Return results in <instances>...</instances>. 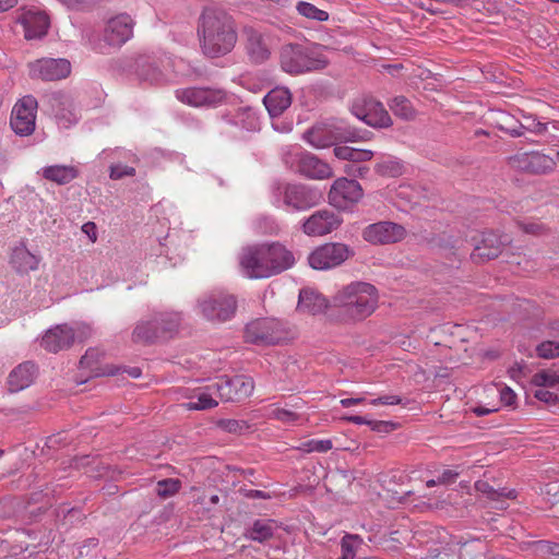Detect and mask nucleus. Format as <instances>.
I'll use <instances>...</instances> for the list:
<instances>
[{"instance_id": "19", "label": "nucleus", "mask_w": 559, "mask_h": 559, "mask_svg": "<svg viewBox=\"0 0 559 559\" xmlns=\"http://www.w3.org/2000/svg\"><path fill=\"white\" fill-rule=\"evenodd\" d=\"M296 173L312 180L333 177L332 167L310 152H302L296 158Z\"/></svg>"}, {"instance_id": "54", "label": "nucleus", "mask_w": 559, "mask_h": 559, "mask_svg": "<svg viewBox=\"0 0 559 559\" xmlns=\"http://www.w3.org/2000/svg\"><path fill=\"white\" fill-rule=\"evenodd\" d=\"M135 175V168L127 165H114L110 167V178L114 180L122 179L123 177H132Z\"/></svg>"}, {"instance_id": "1", "label": "nucleus", "mask_w": 559, "mask_h": 559, "mask_svg": "<svg viewBox=\"0 0 559 559\" xmlns=\"http://www.w3.org/2000/svg\"><path fill=\"white\" fill-rule=\"evenodd\" d=\"M198 34L202 51L210 58L229 53L238 38L234 19L225 11L214 9L202 12Z\"/></svg>"}, {"instance_id": "14", "label": "nucleus", "mask_w": 559, "mask_h": 559, "mask_svg": "<svg viewBox=\"0 0 559 559\" xmlns=\"http://www.w3.org/2000/svg\"><path fill=\"white\" fill-rule=\"evenodd\" d=\"M29 76L46 82L66 79L71 73V63L64 58H41L28 64Z\"/></svg>"}, {"instance_id": "36", "label": "nucleus", "mask_w": 559, "mask_h": 559, "mask_svg": "<svg viewBox=\"0 0 559 559\" xmlns=\"http://www.w3.org/2000/svg\"><path fill=\"white\" fill-rule=\"evenodd\" d=\"M495 126L512 138L522 136L521 121L506 111H498L495 118Z\"/></svg>"}, {"instance_id": "23", "label": "nucleus", "mask_w": 559, "mask_h": 559, "mask_svg": "<svg viewBox=\"0 0 559 559\" xmlns=\"http://www.w3.org/2000/svg\"><path fill=\"white\" fill-rule=\"evenodd\" d=\"M19 21L23 25L26 39H40L46 36L50 26L49 17L44 12L26 11Z\"/></svg>"}, {"instance_id": "62", "label": "nucleus", "mask_w": 559, "mask_h": 559, "mask_svg": "<svg viewBox=\"0 0 559 559\" xmlns=\"http://www.w3.org/2000/svg\"><path fill=\"white\" fill-rule=\"evenodd\" d=\"M501 402L507 406H512L515 403L516 395L515 393L508 386H506L501 391L500 395Z\"/></svg>"}, {"instance_id": "33", "label": "nucleus", "mask_w": 559, "mask_h": 559, "mask_svg": "<svg viewBox=\"0 0 559 559\" xmlns=\"http://www.w3.org/2000/svg\"><path fill=\"white\" fill-rule=\"evenodd\" d=\"M79 176L73 166L53 165L43 168V177L58 185H67Z\"/></svg>"}, {"instance_id": "34", "label": "nucleus", "mask_w": 559, "mask_h": 559, "mask_svg": "<svg viewBox=\"0 0 559 559\" xmlns=\"http://www.w3.org/2000/svg\"><path fill=\"white\" fill-rule=\"evenodd\" d=\"M333 152L335 157L347 160L349 164H359L373 157V152L370 150H360L347 145H336Z\"/></svg>"}, {"instance_id": "41", "label": "nucleus", "mask_w": 559, "mask_h": 559, "mask_svg": "<svg viewBox=\"0 0 559 559\" xmlns=\"http://www.w3.org/2000/svg\"><path fill=\"white\" fill-rule=\"evenodd\" d=\"M104 356V353L98 348H88L85 354L80 359V366L82 368H90L94 376L98 377L100 374H105L106 372H99L98 368L95 365L99 361L100 357Z\"/></svg>"}, {"instance_id": "40", "label": "nucleus", "mask_w": 559, "mask_h": 559, "mask_svg": "<svg viewBox=\"0 0 559 559\" xmlns=\"http://www.w3.org/2000/svg\"><path fill=\"white\" fill-rule=\"evenodd\" d=\"M475 487L478 491L486 493L487 497L491 500H498L499 498H508V499L516 498V491L514 489H511V490H507L506 488L495 489L487 481L479 480L475 484Z\"/></svg>"}, {"instance_id": "57", "label": "nucleus", "mask_w": 559, "mask_h": 559, "mask_svg": "<svg viewBox=\"0 0 559 559\" xmlns=\"http://www.w3.org/2000/svg\"><path fill=\"white\" fill-rule=\"evenodd\" d=\"M344 173L352 177L365 178L366 175L369 173V167L360 166L357 164H346L344 166Z\"/></svg>"}, {"instance_id": "47", "label": "nucleus", "mask_w": 559, "mask_h": 559, "mask_svg": "<svg viewBox=\"0 0 559 559\" xmlns=\"http://www.w3.org/2000/svg\"><path fill=\"white\" fill-rule=\"evenodd\" d=\"M217 405H218L217 401L214 400L210 394H206V393H201L198 396L197 402H188V403L183 404V406L188 411H204V409L213 408Z\"/></svg>"}, {"instance_id": "32", "label": "nucleus", "mask_w": 559, "mask_h": 559, "mask_svg": "<svg viewBox=\"0 0 559 559\" xmlns=\"http://www.w3.org/2000/svg\"><path fill=\"white\" fill-rule=\"evenodd\" d=\"M163 340L159 335L158 325L154 320L139 321L132 332V342L142 345H152Z\"/></svg>"}, {"instance_id": "18", "label": "nucleus", "mask_w": 559, "mask_h": 559, "mask_svg": "<svg viewBox=\"0 0 559 559\" xmlns=\"http://www.w3.org/2000/svg\"><path fill=\"white\" fill-rule=\"evenodd\" d=\"M177 97L190 106L201 107H215L223 103L226 98V93L219 88L211 87H187L177 91Z\"/></svg>"}, {"instance_id": "50", "label": "nucleus", "mask_w": 559, "mask_h": 559, "mask_svg": "<svg viewBox=\"0 0 559 559\" xmlns=\"http://www.w3.org/2000/svg\"><path fill=\"white\" fill-rule=\"evenodd\" d=\"M522 128V136L525 134V131H530L536 134H543L547 131V124L540 121H537L533 117H524V121H521Z\"/></svg>"}, {"instance_id": "29", "label": "nucleus", "mask_w": 559, "mask_h": 559, "mask_svg": "<svg viewBox=\"0 0 559 559\" xmlns=\"http://www.w3.org/2000/svg\"><path fill=\"white\" fill-rule=\"evenodd\" d=\"M304 139L317 148L329 147L335 144L330 122L314 124L304 133Z\"/></svg>"}, {"instance_id": "13", "label": "nucleus", "mask_w": 559, "mask_h": 559, "mask_svg": "<svg viewBox=\"0 0 559 559\" xmlns=\"http://www.w3.org/2000/svg\"><path fill=\"white\" fill-rule=\"evenodd\" d=\"M214 388L222 400L242 402L252 394L254 381L251 377L245 374L223 376L214 384Z\"/></svg>"}, {"instance_id": "22", "label": "nucleus", "mask_w": 559, "mask_h": 559, "mask_svg": "<svg viewBox=\"0 0 559 559\" xmlns=\"http://www.w3.org/2000/svg\"><path fill=\"white\" fill-rule=\"evenodd\" d=\"M242 36L245 37L247 55L252 63L261 64L270 58V48L258 29L252 26H245Z\"/></svg>"}, {"instance_id": "28", "label": "nucleus", "mask_w": 559, "mask_h": 559, "mask_svg": "<svg viewBox=\"0 0 559 559\" xmlns=\"http://www.w3.org/2000/svg\"><path fill=\"white\" fill-rule=\"evenodd\" d=\"M10 264L12 269L19 274H27L31 271H35L39 264V258L33 254L21 242L16 246L11 254Z\"/></svg>"}, {"instance_id": "52", "label": "nucleus", "mask_w": 559, "mask_h": 559, "mask_svg": "<svg viewBox=\"0 0 559 559\" xmlns=\"http://www.w3.org/2000/svg\"><path fill=\"white\" fill-rule=\"evenodd\" d=\"M370 429L378 433H389L399 427L397 423L391 420H371L368 423Z\"/></svg>"}, {"instance_id": "17", "label": "nucleus", "mask_w": 559, "mask_h": 559, "mask_svg": "<svg viewBox=\"0 0 559 559\" xmlns=\"http://www.w3.org/2000/svg\"><path fill=\"white\" fill-rule=\"evenodd\" d=\"M343 218L330 210H319L304 221L301 229L308 236H323L336 230Z\"/></svg>"}, {"instance_id": "21", "label": "nucleus", "mask_w": 559, "mask_h": 559, "mask_svg": "<svg viewBox=\"0 0 559 559\" xmlns=\"http://www.w3.org/2000/svg\"><path fill=\"white\" fill-rule=\"evenodd\" d=\"M134 22L128 14L111 17L104 31V41L111 47H121L133 35Z\"/></svg>"}, {"instance_id": "49", "label": "nucleus", "mask_w": 559, "mask_h": 559, "mask_svg": "<svg viewBox=\"0 0 559 559\" xmlns=\"http://www.w3.org/2000/svg\"><path fill=\"white\" fill-rule=\"evenodd\" d=\"M332 447H333L332 441L329 439H326V440H308V441L302 442L298 447V450L307 452V453H310V452L323 453V452H328L329 450H331Z\"/></svg>"}, {"instance_id": "15", "label": "nucleus", "mask_w": 559, "mask_h": 559, "mask_svg": "<svg viewBox=\"0 0 559 559\" xmlns=\"http://www.w3.org/2000/svg\"><path fill=\"white\" fill-rule=\"evenodd\" d=\"M90 335V329L84 328L80 334H75L74 330L68 324H59L49 329L41 338V346L50 352L58 353L68 349L78 338L83 342Z\"/></svg>"}, {"instance_id": "60", "label": "nucleus", "mask_w": 559, "mask_h": 559, "mask_svg": "<svg viewBox=\"0 0 559 559\" xmlns=\"http://www.w3.org/2000/svg\"><path fill=\"white\" fill-rule=\"evenodd\" d=\"M94 462H95V460L91 459L90 455L75 456L71 462V466L76 469H80V468L88 467Z\"/></svg>"}, {"instance_id": "37", "label": "nucleus", "mask_w": 559, "mask_h": 559, "mask_svg": "<svg viewBox=\"0 0 559 559\" xmlns=\"http://www.w3.org/2000/svg\"><path fill=\"white\" fill-rule=\"evenodd\" d=\"M488 547L480 539H473L461 545L459 559H488Z\"/></svg>"}, {"instance_id": "42", "label": "nucleus", "mask_w": 559, "mask_h": 559, "mask_svg": "<svg viewBox=\"0 0 559 559\" xmlns=\"http://www.w3.org/2000/svg\"><path fill=\"white\" fill-rule=\"evenodd\" d=\"M297 11L302 16L312 19L319 22L329 20V13L326 11L318 9L316 5L309 2L300 1L297 4Z\"/></svg>"}, {"instance_id": "46", "label": "nucleus", "mask_w": 559, "mask_h": 559, "mask_svg": "<svg viewBox=\"0 0 559 559\" xmlns=\"http://www.w3.org/2000/svg\"><path fill=\"white\" fill-rule=\"evenodd\" d=\"M216 426L226 432L238 435H241L250 427L246 420L237 419H219L217 420Z\"/></svg>"}, {"instance_id": "6", "label": "nucleus", "mask_w": 559, "mask_h": 559, "mask_svg": "<svg viewBox=\"0 0 559 559\" xmlns=\"http://www.w3.org/2000/svg\"><path fill=\"white\" fill-rule=\"evenodd\" d=\"M467 241V245L473 247L471 260L474 263H484L498 258L503 248L511 242V238L493 230H481L475 231Z\"/></svg>"}, {"instance_id": "11", "label": "nucleus", "mask_w": 559, "mask_h": 559, "mask_svg": "<svg viewBox=\"0 0 559 559\" xmlns=\"http://www.w3.org/2000/svg\"><path fill=\"white\" fill-rule=\"evenodd\" d=\"M350 253L349 247L344 243L328 242L313 250L308 257V262L314 270H328L341 265Z\"/></svg>"}, {"instance_id": "4", "label": "nucleus", "mask_w": 559, "mask_h": 559, "mask_svg": "<svg viewBox=\"0 0 559 559\" xmlns=\"http://www.w3.org/2000/svg\"><path fill=\"white\" fill-rule=\"evenodd\" d=\"M280 64L284 72L298 75L324 69L328 60L301 44H286L280 51Z\"/></svg>"}, {"instance_id": "35", "label": "nucleus", "mask_w": 559, "mask_h": 559, "mask_svg": "<svg viewBox=\"0 0 559 559\" xmlns=\"http://www.w3.org/2000/svg\"><path fill=\"white\" fill-rule=\"evenodd\" d=\"M136 73L140 80L151 84H159L164 76L159 68L147 58H140L136 61Z\"/></svg>"}, {"instance_id": "27", "label": "nucleus", "mask_w": 559, "mask_h": 559, "mask_svg": "<svg viewBox=\"0 0 559 559\" xmlns=\"http://www.w3.org/2000/svg\"><path fill=\"white\" fill-rule=\"evenodd\" d=\"M331 307L323 295L311 289L302 288L299 293L297 310L310 314H318Z\"/></svg>"}, {"instance_id": "2", "label": "nucleus", "mask_w": 559, "mask_h": 559, "mask_svg": "<svg viewBox=\"0 0 559 559\" xmlns=\"http://www.w3.org/2000/svg\"><path fill=\"white\" fill-rule=\"evenodd\" d=\"M295 258L280 242L262 243L242 250L239 264L250 278H267L290 269Z\"/></svg>"}, {"instance_id": "64", "label": "nucleus", "mask_w": 559, "mask_h": 559, "mask_svg": "<svg viewBox=\"0 0 559 559\" xmlns=\"http://www.w3.org/2000/svg\"><path fill=\"white\" fill-rule=\"evenodd\" d=\"M549 335L559 343V320L551 321L548 325Z\"/></svg>"}, {"instance_id": "20", "label": "nucleus", "mask_w": 559, "mask_h": 559, "mask_svg": "<svg viewBox=\"0 0 559 559\" xmlns=\"http://www.w3.org/2000/svg\"><path fill=\"white\" fill-rule=\"evenodd\" d=\"M406 230L403 226L392 222H379L367 226L362 237L373 245L393 243L403 239Z\"/></svg>"}, {"instance_id": "55", "label": "nucleus", "mask_w": 559, "mask_h": 559, "mask_svg": "<svg viewBox=\"0 0 559 559\" xmlns=\"http://www.w3.org/2000/svg\"><path fill=\"white\" fill-rule=\"evenodd\" d=\"M358 536L354 535H345L342 538L341 547H342V556L338 559H355V552L353 548L352 540L357 539Z\"/></svg>"}, {"instance_id": "38", "label": "nucleus", "mask_w": 559, "mask_h": 559, "mask_svg": "<svg viewBox=\"0 0 559 559\" xmlns=\"http://www.w3.org/2000/svg\"><path fill=\"white\" fill-rule=\"evenodd\" d=\"M392 112L403 120H413L416 117V110L414 109L409 99L404 96H396L390 104Z\"/></svg>"}, {"instance_id": "30", "label": "nucleus", "mask_w": 559, "mask_h": 559, "mask_svg": "<svg viewBox=\"0 0 559 559\" xmlns=\"http://www.w3.org/2000/svg\"><path fill=\"white\" fill-rule=\"evenodd\" d=\"M153 320L158 325L162 338L169 340L178 333L182 318L180 312L171 311L155 313Z\"/></svg>"}, {"instance_id": "24", "label": "nucleus", "mask_w": 559, "mask_h": 559, "mask_svg": "<svg viewBox=\"0 0 559 559\" xmlns=\"http://www.w3.org/2000/svg\"><path fill=\"white\" fill-rule=\"evenodd\" d=\"M293 96L287 87L277 86L263 98V104L272 118L280 117L292 105Z\"/></svg>"}, {"instance_id": "7", "label": "nucleus", "mask_w": 559, "mask_h": 559, "mask_svg": "<svg viewBox=\"0 0 559 559\" xmlns=\"http://www.w3.org/2000/svg\"><path fill=\"white\" fill-rule=\"evenodd\" d=\"M287 338L285 324L275 318H260L246 325V340L257 345H275Z\"/></svg>"}, {"instance_id": "51", "label": "nucleus", "mask_w": 559, "mask_h": 559, "mask_svg": "<svg viewBox=\"0 0 559 559\" xmlns=\"http://www.w3.org/2000/svg\"><path fill=\"white\" fill-rule=\"evenodd\" d=\"M557 377L556 373H550L548 371H539L533 376L532 382L536 386L547 388V386H556L557 385Z\"/></svg>"}, {"instance_id": "8", "label": "nucleus", "mask_w": 559, "mask_h": 559, "mask_svg": "<svg viewBox=\"0 0 559 559\" xmlns=\"http://www.w3.org/2000/svg\"><path fill=\"white\" fill-rule=\"evenodd\" d=\"M506 163L511 169L530 175H545L556 167L552 157L537 151L516 152L507 157Z\"/></svg>"}, {"instance_id": "53", "label": "nucleus", "mask_w": 559, "mask_h": 559, "mask_svg": "<svg viewBox=\"0 0 559 559\" xmlns=\"http://www.w3.org/2000/svg\"><path fill=\"white\" fill-rule=\"evenodd\" d=\"M99 545V540L98 538H95V537H91V538H87L85 539L82 545L78 546V551H79V555L78 557L80 558H90L93 556L92 551L94 549H96Z\"/></svg>"}, {"instance_id": "63", "label": "nucleus", "mask_w": 559, "mask_h": 559, "mask_svg": "<svg viewBox=\"0 0 559 559\" xmlns=\"http://www.w3.org/2000/svg\"><path fill=\"white\" fill-rule=\"evenodd\" d=\"M82 231L87 235L92 242L97 240V227L94 222H87L82 226Z\"/></svg>"}, {"instance_id": "61", "label": "nucleus", "mask_w": 559, "mask_h": 559, "mask_svg": "<svg viewBox=\"0 0 559 559\" xmlns=\"http://www.w3.org/2000/svg\"><path fill=\"white\" fill-rule=\"evenodd\" d=\"M459 473L452 471V469H444L439 476H438V484H452L457 478Z\"/></svg>"}, {"instance_id": "5", "label": "nucleus", "mask_w": 559, "mask_h": 559, "mask_svg": "<svg viewBox=\"0 0 559 559\" xmlns=\"http://www.w3.org/2000/svg\"><path fill=\"white\" fill-rule=\"evenodd\" d=\"M276 195L283 205L296 212L308 211L323 200V193L319 188L302 182L280 183Z\"/></svg>"}, {"instance_id": "58", "label": "nucleus", "mask_w": 559, "mask_h": 559, "mask_svg": "<svg viewBox=\"0 0 559 559\" xmlns=\"http://www.w3.org/2000/svg\"><path fill=\"white\" fill-rule=\"evenodd\" d=\"M273 415L276 419L290 423L298 419V415L294 412L284 408H276L273 411Z\"/></svg>"}, {"instance_id": "48", "label": "nucleus", "mask_w": 559, "mask_h": 559, "mask_svg": "<svg viewBox=\"0 0 559 559\" xmlns=\"http://www.w3.org/2000/svg\"><path fill=\"white\" fill-rule=\"evenodd\" d=\"M530 545L534 548L535 552L540 556L551 555L559 557V543L549 540H534L530 543Z\"/></svg>"}, {"instance_id": "26", "label": "nucleus", "mask_w": 559, "mask_h": 559, "mask_svg": "<svg viewBox=\"0 0 559 559\" xmlns=\"http://www.w3.org/2000/svg\"><path fill=\"white\" fill-rule=\"evenodd\" d=\"M37 368L32 361H25L15 367L8 377L10 392H19L28 388L36 376Z\"/></svg>"}, {"instance_id": "45", "label": "nucleus", "mask_w": 559, "mask_h": 559, "mask_svg": "<svg viewBox=\"0 0 559 559\" xmlns=\"http://www.w3.org/2000/svg\"><path fill=\"white\" fill-rule=\"evenodd\" d=\"M536 354L543 359H552L559 357V343L555 340L544 341L536 347Z\"/></svg>"}, {"instance_id": "10", "label": "nucleus", "mask_w": 559, "mask_h": 559, "mask_svg": "<svg viewBox=\"0 0 559 559\" xmlns=\"http://www.w3.org/2000/svg\"><path fill=\"white\" fill-rule=\"evenodd\" d=\"M37 99L32 95L22 97L13 107L10 118L12 130L20 136H27L35 130Z\"/></svg>"}, {"instance_id": "56", "label": "nucleus", "mask_w": 559, "mask_h": 559, "mask_svg": "<svg viewBox=\"0 0 559 559\" xmlns=\"http://www.w3.org/2000/svg\"><path fill=\"white\" fill-rule=\"evenodd\" d=\"M534 396L546 404L557 405L559 395L548 391L545 388H539L535 391Z\"/></svg>"}, {"instance_id": "12", "label": "nucleus", "mask_w": 559, "mask_h": 559, "mask_svg": "<svg viewBox=\"0 0 559 559\" xmlns=\"http://www.w3.org/2000/svg\"><path fill=\"white\" fill-rule=\"evenodd\" d=\"M364 197V190L355 179L337 178L328 193L329 203L338 210H347L359 202Z\"/></svg>"}, {"instance_id": "16", "label": "nucleus", "mask_w": 559, "mask_h": 559, "mask_svg": "<svg viewBox=\"0 0 559 559\" xmlns=\"http://www.w3.org/2000/svg\"><path fill=\"white\" fill-rule=\"evenodd\" d=\"M201 309L207 319L224 322L235 314L237 300L233 295L214 294L201 302Z\"/></svg>"}, {"instance_id": "9", "label": "nucleus", "mask_w": 559, "mask_h": 559, "mask_svg": "<svg viewBox=\"0 0 559 559\" xmlns=\"http://www.w3.org/2000/svg\"><path fill=\"white\" fill-rule=\"evenodd\" d=\"M352 112L372 128H389L393 123L383 105L372 97L357 98L352 105Z\"/></svg>"}, {"instance_id": "3", "label": "nucleus", "mask_w": 559, "mask_h": 559, "mask_svg": "<svg viewBox=\"0 0 559 559\" xmlns=\"http://www.w3.org/2000/svg\"><path fill=\"white\" fill-rule=\"evenodd\" d=\"M377 302V288L373 285L353 282L336 292L331 307L338 309L344 321H361L374 311Z\"/></svg>"}, {"instance_id": "31", "label": "nucleus", "mask_w": 559, "mask_h": 559, "mask_svg": "<svg viewBox=\"0 0 559 559\" xmlns=\"http://www.w3.org/2000/svg\"><path fill=\"white\" fill-rule=\"evenodd\" d=\"M277 528L274 520H255L245 528L243 537L253 542L264 543L271 539Z\"/></svg>"}, {"instance_id": "25", "label": "nucleus", "mask_w": 559, "mask_h": 559, "mask_svg": "<svg viewBox=\"0 0 559 559\" xmlns=\"http://www.w3.org/2000/svg\"><path fill=\"white\" fill-rule=\"evenodd\" d=\"M333 138L336 143L362 142L371 140L373 133L369 130L352 127L344 121H331Z\"/></svg>"}, {"instance_id": "39", "label": "nucleus", "mask_w": 559, "mask_h": 559, "mask_svg": "<svg viewBox=\"0 0 559 559\" xmlns=\"http://www.w3.org/2000/svg\"><path fill=\"white\" fill-rule=\"evenodd\" d=\"M467 239L463 240L459 237L444 236L439 240V246L442 249L449 250L453 255L462 258L468 252Z\"/></svg>"}, {"instance_id": "43", "label": "nucleus", "mask_w": 559, "mask_h": 559, "mask_svg": "<svg viewBox=\"0 0 559 559\" xmlns=\"http://www.w3.org/2000/svg\"><path fill=\"white\" fill-rule=\"evenodd\" d=\"M374 170L378 175L383 177H396L402 174V165L395 159H386L377 163Z\"/></svg>"}, {"instance_id": "44", "label": "nucleus", "mask_w": 559, "mask_h": 559, "mask_svg": "<svg viewBox=\"0 0 559 559\" xmlns=\"http://www.w3.org/2000/svg\"><path fill=\"white\" fill-rule=\"evenodd\" d=\"M181 487L179 479L166 478L157 483L156 493L162 498H169L177 493Z\"/></svg>"}, {"instance_id": "59", "label": "nucleus", "mask_w": 559, "mask_h": 559, "mask_svg": "<svg viewBox=\"0 0 559 559\" xmlns=\"http://www.w3.org/2000/svg\"><path fill=\"white\" fill-rule=\"evenodd\" d=\"M402 403V399L397 395H383V396H380L378 399H373L370 404L371 405H396V404H401Z\"/></svg>"}]
</instances>
